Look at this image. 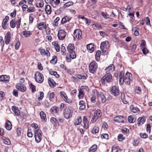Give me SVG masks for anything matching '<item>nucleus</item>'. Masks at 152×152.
Instances as JSON below:
<instances>
[{
	"mask_svg": "<svg viewBox=\"0 0 152 152\" xmlns=\"http://www.w3.org/2000/svg\"><path fill=\"white\" fill-rule=\"evenodd\" d=\"M50 74L51 75L54 76L56 78H58L59 77V75H58L57 72L55 71H52L50 72Z\"/></svg>",
	"mask_w": 152,
	"mask_h": 152,
	"instance_id": "nucleus-58",
	"label": "nucleus"
},
{
	"mask_svg": "<svg viewBox=\"0 0 152 152\" xmlns=\"http://www.w3.org/2000/svg\"><path fill=\"white\" fill-rule=\"evenodd\" d=\"M10 27L11 28H14L16 25L15 20L14 19H12L10 22Z\"/></svg>",
	"mask_w": 152,
	"mask_h": 152,
	"instance_id": "nucleus-48",
	"label": "nucleus"
},
{
	"mask_svg": "<svg viewBox=\"0 0 152 152\" xmlns=\"http://www.w3.org/2000/svg\"><path fill=\"white\" fill-rule=\"evenodd\" d=\"M75 47L74 44H69L67 47V50L68 52H70L74 51Z\"/></svg>",
	"mask_w": 152,
	"mask_h": 152,
	"instance_id": "nucleus-24",
	"label": "nucleus"
},
{
	"mask_svg": "<svg viewBox=\"0 0 152 152\" xmlns=\"http://www.w3.org/2000/svg\"><path fill=\"white\" fill-rule=\"evenodd\" d=\"M5 127L8 130H10L12 129V125L11 122L9 121H8L6 123Z\"/></svg>",
	"mask_w": 152,
	"mask_h": 152,
	"instance_id": "nucleus-26",
	"label": "nucleus"
},
{
	"mask_svg": "<svg viewBox=\"0 0 152 152\" xmlns=\"http://www.w3.org/2000/svg\"><path fill=\"white\" fill-rule=\"evenodd\" d=\"M115 69V66L113 64H111L107 67L106 68L105 70L107 73L112 72Z\"/></svg>",
	"mask_w": 152,
	"mask_h": 152,
	"instance_id": "nucleus-15",
	"label": "nucleus"
},
{
	"mask_svg": "<svg viewBox=\"0 0 152 152\" xmlns=\"http://www.w3.org/2000/svg\"><path fill=\"white\" fill-rule=\"evenodd\" d=\"M4 93L1 91H0V100H2L5 96Z\"/></svg>",
	"mask_w": 152,
	"mask_h": 152,
	"instance_id": "nucleus-61",
	"label": "nucleus"
},
{
	"mask_svg": "<svg viewBox=\"0 0 152 152\" xmlns=\"http://www.w3.org/2000/svg\"><path fill=\"white\" fill-rule=\"evenodd\" d=\"M130 108L131 112L134 113H137L140 111L138 108L134 107L133 105H132L130 106Z\"/></svg>",
	"mask_w": 152,
	"mask_h": 152,
	"instance_id": "nucleus-21",
	"label": "nucleus"
},
{
	"mask_svg": "<svg viewBox=\"0 0 152 152\" xmlns=\"http://www.w3.org/2000/svg\"><path fill=\"white\" fill-rule=\"evenodd\" d=\"M82 121V119L80 116H78L77 119L74 122V124L75 126L80 125Z\"/></svg>",
	"mask_w": 152,
	"mask_h": 152,
	"instance_id": "nucleus-28",
	"label": "nucleus"
},
{
	"mask_svg": "<svg viewBox=\"0 0 152 152\" xmlns=\"http://www.w3.org/2000/svg\"><path fill=\"white\" fill-rule=\"evenodd\" d=\"M10 77L6 75H2L0 76V81L4 83H8L9 81Z\"/></svg>",
	"mask_w": 152,
	"mask_h": 152,
	"instance_id": "nucleus-13",
	"label": "nucleus"
},
{
	"mask_svg": "<svg viewBox=\"0 0 152 152\" xmlns=\"http://www.w3.org/2000/svg\"><path fill=\"white\" fill-rule=\"evenodd\" d=\"M12 110L14 113L17 115H18L20 114V112L18 108L15 106H12Z\"/></svg>",
	"mask_w": 152,
	"mask_h": 152,
	"instance_id": "nucleus-33",
	"label": "nucleus"
},
{
	"mask_svg": "<svg viewBox=\"0 0 152 152\" xmlns=\"http://www.w3.org/2000/svg\"><path fill=\"white\" fill-rule=\"evenodd\" d=\"M40 96L38 97V100L39 101L41 100L44 97V93L42 91L39 92Z\"/></svg>",
	"mask_w": 152,
	"mask_h": 152,
	"instance_id": "nucleus-62",
	"label": "nucleus"
},
{
	"mask_svg": "<svg viewBox=\"0 0 152 152\" xmlns=\"http://www.w3.org/2000/svg\"><path fill=\"white\" fill-rule=\"evenodd\" d=\"M34 78L36 81L39 83H42L44 80L43 75L39 72H36Z\"/></svg>",
	"mask_w": 152,
	"mask_h": 152,
	"instance_id": "nucleus-6",
	"label": "nucleus"
},
{
	"mask_svg": "<svg viewBox=\"0 0 152 152\" xmlns=\"http://www.w3.org/2000/svg\"><path fill=\"white\" fill-rule=\"evenodd\" d=\"M82 35V33L81 31L79 29H77L74 31L73 37L74 39L77 38L79 39L81 38Z\"/></svg>",
	"mask_w": 152,
	"mask_h": 152,
	"instance_id": "nucleus-8",
	"label": "nucleus"
},
{
	"mask_svg": "<svg viewBox=\"0 0 152 152\" xmlns=\"http://www.w3.org/2000/svg\"><path fill=\"white\" fill-rule=\"evenodd\" d=\"M72 112L69 108H66L64 111V115L65 118L68 119L72 116Z\"/></svg>",
	"mask_w": 152,
	"mask_h": 152,
	"instance_id": "nucleus-7",
	"label": "nucleus"
},
{
	"mask_svg": "<svg viewBox=\"0 0 152 152\" xmlns=\"http://www.w3.org/2000/svg\"><path fill=\"white\" fill-rule=\"evenodd\" d=\"M128 119L129 122L130 123H133L135 121L134 118L131 115L128 117Z\"/></svg>",
	"mask_w": 152,
	"mask_h": 152,
	"instance_id": "nucleus-49",
	"label": "nucleus"
},
{
	"mask_svg": "<svg viewBox=\"0 0 152 152\" xmlns=\"http://www.w3.org/2000/svg\"><path fill=\"white\" fill-rule=\"evenodd\" d=\"M20 42L19 41L16 42L15 45V49L16 50H18L20 47Z\"/></svg>",
	"mask_w": 152,
	"mask_h": 152,
	"instance_id": "nucleus-60",
	"label": "nucleus"
},
{
	"mask_svg": "<svg viewBox=\"0 0 152 152\" xmlns=\"http://www.w3.org/2000/svg\"><path fill=\"white\" fill-rule=\"evenodd\" d=\"M84 92V91L81 88L79 90L78 96L80 99H82L83 98L84 95L83 93Z\"/></svg>",
	"mask_w": 152,
	"mask_h": 152,
	"instance_id": "nucleus-34",
	"label": "nucleus"
},
{
	"mask_svg": "<svg viewBox=\"0 0 152 152\" xmlns=\"http://www.w3.org/2000/svg\"><path fill=\"white\" fill-rule=\"evenodd\" d=\"M44 2L43 1H41L40 2H39V3H36V6L37 7H42L44 5Z\"/></svg>",
	"mask_w": 152,
	"mask_h": 152,
	"instance_id": "nucleus-56",
	"label": "nucleus"
},
{
	"mask_svg": "<svg viewBox=\"0 0 152 152\" xmlns=\"http://www.w3.org/2000/svg\"><path fill=\"white\" fill-rule=\"evenodd\" d=\"M98 68V64L95 61L91 62L89 66V70L90 72L94 73L96 72Z\"/></svg>",
	"mask_w": 152,
	"mask_h": 152,
	"instance_id": "nucleus-3",
	"label": "nucleus"
},
{
	"mask_svg": "<svg viewBox=\"0 0 152 152\" xmlns=\"http://www.w3.org/2000/svg\"><path fill=\"white\" fill-rule=\"evenodd\" d=\"M11 38V33L10 32L8 31L4 39L6 45L8 44L10 41Z\"/></svg>",
	"mask_w": 152,
	"mask_h": 152,
	"instance_id": "nucleus-14",
	"label": "nucleus"
},
{
	"mask_svg": "<svg viewBox=\"0 0 152 152\" xmlns=\"http://www.w3.org/2000/svg\"><path fill=\"white\" fill-rule=\"evenodd\" d=\"M119 82L120 84H122L124 83L127 85H129L130 82L132 81V74L129 72L124 75L123 72L121 71L119 74Z\"/></svg>",
	"mask_w": 152,
	"mask_h": 152,
	"instance_id": "nucleus-1",
	"label": "nucleus"
},
{
	"mask_svg": "<svg viewBox=\"0 0 152 152\" xmlns=\"http://www.w3.org/2000/svg\"><path fill=\"white\" fill-rule=\"evenodd\" d=\"M103 47H101V50L102 51L103 54L104 55H107L108 53V48H103Z\"/></svg>",
	"mask_w": 152,
	"mask_h": 152,
	"instance_id": "nucleus-42",
	"label": "nucleus"
},
{
	"mask_svg": "<svg viewBox=\"0 0 152 152\" xmlns=\"http://www.w3.org/2000/svg\"><path fill=\"white\" fill-rule=\"evenodd\" d=\"M57 62V57L56 56H54L52 57V59L50 61V62L53 64H55Z\"/></svg>",
	"mask_w": 152,
	"mask_h": 152,
	"instance_id": "nucleus-47",
	"label": "nucleus"
},
{
	"mask_svg": "<svg viewBox=\"0 0 152 152\" xmlns=\"http://www.w3.org/2000/svg\"><path fill=\"white\" fill-rule=\"evenodd\" d=\"M113 81L112 76L110 73H107L101 78L100 81L103 85L110 83Z\"/></svg>",
	"mask_w": 152,
	"mask_h": 152,
	"instance_id": "nucleus-2",
	"label": "nucleus"
},
{
	"mask_svg": "<svg viewBox=\"0 0 152 152\" xmlns=\"http://www.w3.org/2000/svg\"><path fill=\"white\" fill-rule=\"evenodd\" d=\"M99 98L101 100L102 102V103H104L105 102V97L104 94L103 93L101 92L100 93Z\"/></svg>",
	"mask_w": 152,
	"mask_h": 152,
	"instance_id": "nucleus-32",
	"label": "nucleus"
},
{
	"mask_svg": "<svg viewBox=\"0 0 152 152\" xmlns=\"http://www.w3.org/2000/svg\"><path fill=\"white\" fill-rule=\"evenodd\" d=\"M16 87L18 90L23 92L25 91L26 89V88L24 85L21 83L18 84L16 86Z\"/></svg>",
	"mask_w": 152,
	"mask_h": 152,
	"instance_id": "nucleus-12",
	"label": "nucleus"
},
{
	"mask_svg": "<svg viewBox=\"0 0 152 152\" xmlns=\"http://www.w3.org/2000/svg\"><path fill=\"white\" fill-rule=\"evenodd\" d=\"M77 78L79 79L85 80L87 77V75L86 74L82 75H77L76 76Z\"/></svg>",
	"mask_w": 152,
	"mask_h": 152,
	"instance_id": "nucleus-27",
	"label": "nucleus"
},
{
	"mask_svg": "<svg viewBox=\"0 0 152 152\" xmlns=\"http://www.w3.org/2000/svg\"><path fill=\"white\" fill-rule=\"evenodd\" d=\"M103 47V48H109V45L108 44V42L107 41H105L104 42H102L100 45V48L101 49V47Z\"/></svg>",
	"mask_w": 152,
	"mask_h": 152,
	"instance_id": "nucleus-23",
	"label": "nucleus"
},
{
	"mask_svg": "<svg viewBox=\"0 0 152 152\" xmlns=\"http://www.w3.org/2000/svg\"><path fill=\"white\" fill-rule=\"evenodd\" d=\"M50 122L54 125V126L59 125V124L58 121H57L56 119L54 117L51 118L50 119Z\"/></svg>",
	"mask_w": 152,
	"mask_h": 152,
	"instance_id": "nucleus-25",
	"label": "nucleus"
},
{
	"mask_svg": "<svg viewBox=\"0 0 152 152\" xmlns=\"http://www.w3.org/2000/svg\"><path fill=\"white\" fill-rule=\"evenodd\" d=\"M102 115V114L101 110L99 109H98L94 113V115L91 120L92 122L93 123L95 122L97 119L101 117Z\"/></svg>",
	"mask_w": 152,
	"mask_h": 152,
	"instance_id": "nucleus-5",
	"label": "nucleus"
},
{
	"mask_svg": "<svg viewBox=\"0 0 152 152\" xmlns=\"http://www.w3.org/2000/svg\"><path fill=\"white\" fill-rule=\"evenodd\" d=\"M50 111L51 113H57L58 111V108L56 106L53 107L50 109Z\"/></svg>",
	"mask_w": 152,
	"mask_h": 152,
	"instance_id": "nucleus-29",
	"label": "nucleus"
},
{
	"mask_svg": "<svg viewBox=\"0 0 152 152\" xmlns=\"http://www.w3.org/2000/svg\"><path fill=\"white\" fill-rule=\"evenodd\" d=\"M121 98L124 103L125 104L127 103V102L125 100V94L124 93H121Z\"/></svg>",
	"mask_w": 152,
	"mask_h": 152,
	"instance_id": "nucleus-44",
	"label": "nucleus"
},
{
	"mask_svg": "<svg viewBox=\"0 0 152 152\" xmlns=\"http://www.w3.org/2000/svg\"><path fill=\"white\" fill-rule=\"evenodd\" d=\"M54 47L56 50L57 52H58L60 51V46L58 44H56L55 45Z\"/></svg>",
	"mask_w": 152,
	"mask_h": 152,
	"instance_id": "nucleus-64",
	"label": "nucleus"
},
{
	"mask_svg": "<svg viewBox=\"0 0 152 152\" xmlns=\"http://www.w3.org/2000/svg\"><path fill=\"white\" fill-rule=\"evenodd\" d=\"M145 118L144 117H139L137 120V125L139 126L143 124L145 121Z\"/></svg>",
	"mask_w": 152,
	"mask_h": 152,
	"instance_id": "nucleus-17",
	"label": "nucleus"
},
{
	"mask_svg": "<svg viewBox=\"0 0 152 152\" xmlns=\"http://www.w3.org/2000/svg\"><path fill=\"white\" fill-rule=\"evenodd\" d=\"M61 51L63 55H65L66 53V50L65 47L61 46Z\"/></svg>",
	"mask_w": 152,
	"mask_h": 152,
	"instance_id": "nucleus-52",
	"label": "nucleus"
},
{
	"mask_svg": "<svg viewBox=\"0 0 152 152\" xmlns=\"http://www.w3.org/2000/svg\"><path fill=\"white\" fill-rule=\"evenodd\" d=\"M21 22V19L19 18L15 22V24L17 25V28H19L20 26V24Z\"/></svg>",
	"mask_w": 152,
	"mask_h": 152,
	"instance_id": "nucleus-53",
	"label": "nucleus"
},
{
	"mask_svg": "<svg viewBox=\"0 0 152 152\" xmlns=\"http://www.w3.org/2000/svg\"><path fill=\"white\" fill-rule=\"evenodd\" d=\"M97 146L96 145H93L89 149V152H94L96 148H97Z\"/></svg>",
	"mask_w": 152,
	"mask_h": 152,
	"instance_id": "nucleus-40",
	"label": "nucleus"
},
{
	"mask_svg": "<svg viewBox=\"0 0 152 152\" xmlns=\"http://www.w3.org/2000/svg\"><path fill=\"white\" fill-rule=\"evenodd\" d=\"M40 115L42 119L45 121L46 120V114L43 111H42L40 112Z\"/></svg>",
	"mask_w": 152,
	"mask_h": 152,
	"instance_id": "nucleus-43",
	"label": "nucleus"
},
{
	"mask_svg": "<svg viewBox=\"0 0 152 152\" xmlns=\"http://www.w3.org/2000/svg\"><path fill=\"white\" fill-rule=\"evenodd\" d=\"M3 142L6 144L8 145H9L10 144L11 142L10 140L6 137H4L3 139Z\"/></svg>",
	"mask_w": 152,
	"mask_h": 152,
	"instance_id": "nucleus-38",
	"label": "nucleus"
},
{
	"mask_svg": "<svg viewBox=\"0 0 152 152\" xmlns=\"http://www.w3.org/2000/svg\"><path fill=\"white\" fill-rule=\"evenodd\" d=\"M34 137L35 141L37 143L40 142L42 139V132L41 130H38L37 128L34 131Z\"/></svg>",
	"mask_w": 152,
	"mask_h": 152,
	"instance_id": "nucleus-4",
	"label": "nucleus"
},
{
	"mask_svg": "<svg viewBox=\"0 0 152 152\" xmlns=\"http://www.w3.org/2000/svg\"><path fill=\"white\" fill-rule=\"evenodd\" d=\"M45 11L48 14H50L51 12V9L50 6L49 5H47L45 7Z\"/></svg>",
	"mask_w": 152,
	"mask_h": 152,
	"instance_id": "nucleus-31",
	"label": "nucleus"
},
{
	"mask_svg": "<svg viewBox=\"0 0 152 152\" xmlns=\"http://www.w3.org/2000/svg\"><path fill=\"white\" fill-rule=\"evenodd\" d=\"M31 126L34 128V132L35 131L37 128L38 130H40L39 127H38L37 125L36 124L33 123L31 125Z\"/></svg>",
	"mask_w": 152,
	"mask_h": 152,
	"instance_id": "nucleus-55",
	"label": "nucleus"
},
{
	"mask_svg": "<svg viewBox=\"0 0 152 152\" xmlns=\"http://www.w3.org/2000/svg\"><path fill=\"white\" fill-rule=\"evenodd\" d=\"M81 89L83 90L84 91L88 92L89 90V88L87 86H82Z\"/></svg>",
	"mask_w": 152,
	"mask_h": 152,
	"instance_id": "nucleus-57",
	"label": "nucleus"
},
{
	"mask_svg": "<svg viewBox=\"0 0 152 152\" xmlns=\"http://www.w3.org/2000/svg\"><path fill=\"white\" fill-rule=\"evenodd\" d=\"M35 11V8L33 7L28 8L27 10V11L28 12H33Z\"/></svg>",
	"mask_w": 152,
	"mask_h": 152,
	"instance_id": "nucleus-59",
	"label": "nucleus"
},
{
	"mask_svg": "<svg viewBox=\"0 0 152 152\" xmlns=\"http://www.w3.org/2000/svg\"><path fill=\"white\" fill-rule=\"evenodd\" d=\"M60 94L62 98L64 100L66 99V98H67V97L65 93L63 91H61L60 93Z\"/></svg>",
	"mask_w": 152,
	"mask_h": 152,
	"instance_id": "nucleus-50",
	"label": "nucleus"
},
{
	"mask_svg": "<svg viewBox=\"0 0 152 152\" xmlns=\"http://www.w3.org/2000/svg\"><path fill=\"white\" fill-rule=\"evenodd\" d=\"M70 20V18L69 17L66 16L62 18L61 21V23L62 24H64L67 22L69 21Z\"/></svg>",
	"mask_w": 152,
	"mask_h": 152,
	"instance_id": "nucleus-30",
	"label": "nucleus"
},
{
	"mask_svg": "<svg viewBox=\"0 0 152 152\" xmlns=\"http://www.w3.org/2000/svg\"><path fill=\"white\" fill-rule=\"evenodd\" d=\"M101 137L102 139H108V135L107 134H104L101 136Z\"/></svg>",
	"mask_w": 152,
	"mask_h": 152,
	"instance_id": "nucleus-63",
	"label": "nucleus"
},
{
	"mask_svg": "<svg viewBox=\"0 0 152 152\" xmlns=\"http://www.w3.org/2000/svg\"><path fill=\"white\" fill-rule=\"evenodd\" d=\"M69 53L71 58H72V59H74L76 58V56L74 50L69 52Z\"/></svg>",
	"mask_w": 152,
	"mask_h": 152,
	"instance_id": "nucleus-41",
	"label": "nucleus"
},
{
	"mask_svg": "<svg viewBox=\"0 0 152 152\" xmlns=\"http://www.w3.org/2000/svg\"><path fill=\"white\" fill-rule=\"evenodd\" d=\"M120 150L118 146H113L111 149V152H118Z\"/></svg>",
	"mask_w": 152,
	"mask_h": 152,
	"instance_id": "nucleus-39",
	"label": "nucleus"
},
{
	"mask_svg": "<svg viewBox=\"0 0 152 152\" xmlns=\"http://www.w3.org/2000/svg\"><path fill=\"white\" fill-rule=\"evenodd\" d=\"M83 121L84 124L83 127L87 129L88 127V122L86 117L85 116L83 117Z\"/></svg>",
	"mask_w": 152,
	"mask_h": 152,
	"instance_id": "nucleus-19",
	"label": "nucleus"
},
{
	"mask_svg": "<svg viewBox=\"0 0 152 152\" xmlns=\"http://www.w3.org/2000/svg\"><path fill=\"white\" fill-rule=\"evenodd\" d=\"M48 83L50 86L52 87H54L55 86V82L51 78H49L48 79Z\"/></svg>",
	"mask_w": 152,
	"mask_h": 152,
	"instance_id": "nucleus-36",
	"label": "nucleus"
},
{
	"mask_svg": "<svg viewBox=\"0 0 152 152\" xmlns=\"http://www.w3.org/2000/svg\"><path fill=\"white\" fill-rule=\"evenodd\" d=\"M32 32L30 31H27L25 30L22 32L23 35L25 37H29L32 34Z\"/></svg>",
	"mask_w": 152,
	"mask_h": 152,
	"instance_id": "nucleus-22",
	"label": "nucleus"
},
{
	"mask_svg": "<svg viewBox=\"0 0 152 152\" xmlns=\"http://www.w3.org/2000/svg\"><path fill=\"white\" fill-rule=\"evenodd\" d=\"M79 105H80L79 109L81 110H83L85 109L86 108V104L84 101L83 100H81L79 102Z\"/></svg>",
	"mask_w": 152,
	"mask_h": 152,
	"instance_id": "nucleus-18",
	"label": "nucleus"
},
{
	"mask_svg": "<svg viewBox=\"0 0 152 152\" xmlns=\"http://www.w3.org/2000/svg\"><path fill=\"white\" fill-rule=\"evenodd\" d=\"M74 3L72 1H69L64 4V5L63 7L64 8H66L73 5Z\"/></svg>",
	"mask_w": 152,
	"mask_h": 152,
	"instance_id": "nucleus-35",
	"label": "nucleus"
},
{
	"mask_svg": "<svg viewBox=\"0 0 152 152\" xmlns=\"http://www.w3.org/2000/svg\"><path fill=\"white\" fill-rule=\"evenodd\" d=\"M111 93L114 96H117L119 94V91L118 86H114L110 89Z\"/></svg>",
	"mask_w": 152,
	"mask_h": 152,
	"instance_id": "nucleus-9",
	"label": "nucleus"
},
{
	"mask_svg": "<svg viewBox=\"0 0 152 152\" xmlns=\"http://www.w3.org/2000/svg\"><path fill=\"white\" fill-rule=\"evenodd\" d=\"M101 52L100 50H98L96 53L95 55L96 60L97 61H99L100 58Z\"/></svg>",
	"mask_w": 152,
	"mask_h": 152,
	"instance_id": "nucleus-37",
	"label": "nucleus"
},
{
	"mask_svg": "<svg viewBox=\"0 0 152 152\" xmlns=\"http://www.w3.org/2000/svg\"><path fill=\"white\" fill-rule=\"evenodd\" d=\"M125 118L121 116H118L114 118V120L115 122L119 123H124Z\"/></svg>",
	"mask_w": 152,
	"mask_h": 152,
	"instance_id": "nucleus-11",
	"label": "nucleus"
},
{
	"mask_svg": "<svg viewBox=\"0 0 152 152\" xmlns=\"http://www.w3.org/2000/svg\"><path fill=\"white\" fill-rule=\"evenodd\" d=\"M135 91L136 93L138 94H140L141 92V88L139 86H136L135 88Z\"/></svg>",
	"mask_w": 152,
	"mask_h": 152,
	"instance_id": "nucleus-46",
	"label": "nucleus"
},
{
	"mask_svg": "<svg viewBox=\"0 0 152 152\" xmlns=\"http://www.w3.org/2000/svg\"><path fill=\"white\" fill-rule=\"evenodd\" d=\"M37 28L39 29L42 30L43 28L45 29H46L47 26L45 23L41 22L38 24Z\"/></svg>",
	"mask_w": 152,
	"mask_h": 152,
	"instance_id": "nucleus-16",
	"label": "nucleus"
},
{
	"mask_svg": "<svg viewBox=\"0 0 152 152\" xmlns=\"http://www.w3.org/2000/svg\"><path fill=\"white\" fill-rule=\"evenodd\" d=\"M87 48L90 53H92L94 50V45L93 44L91 43L87 45Z\"/></svg>",
	"mask_w": 152,
	"mask_h": 152,
	"instance_id": "nucleus-20",
	"label": "nucleus"
},
{
	"mask_svg": "<svg viewBox=\"0 0 152 152\" xmlns=\"http://www.w3.org/2000/svg\"><path fill=\"white\" fill-rule=\"evenodd\" d=\"M99 128L98 127L95 126L93 128L91 132L93 134H96L99 132Z\"/></svg>",
	"mask_w": 152,
	"mask_h": 152,
	"instance_id": "nucleus-45",
	"label": "nucleus"
},
{
	"mask_svg": "<svg viewBox=\"0 0 152 152\" xmlns=\"http://www.w3.org/2000/svg\"><path fill=\"white\" fill-rule=\"evenodd\" d=\"M60 19V18L59 17H57L54 20V22L53 23V25L54 26H56L58 25V22L59 20Z\"/></svg>",
	"mask_w": 152,
	"mask_h": 152,
	"instance_id": "nucleus-54",
	"label": "nucleus"
},
{
	"mask_svg": "<svg viewBox=\"0 0 152 152\" xmlns=\"http://www.w3.org/2000/svg\"><path fill=\"white\" fill-rule=\"evenodd\" d=\"M139 135L140 137L142 138L145 139L148 137V134L145 133H140Z\"/></svg>",
	"mask_w": 152,
	"mask_h": 152,
	"instance_id": "nucleus-51",
	"label": "nucleus"
},
{
	"mask_svg": "<svg viewBox=\"0 0 152 152\" xmlns=\"http://www.w3.org/2000/svg\"><path fill=\"white\" fill-rule=\"evenodd\" d=\"M66 33L63 30H60L58 31L57 36L60 40H63L65 38Z\"/></svg>",
	"mask_w": 152,
	"mask_h": 152,
	"instance_id": "nucleus-10",
	"label": "nucleus"
}]
</instances>
